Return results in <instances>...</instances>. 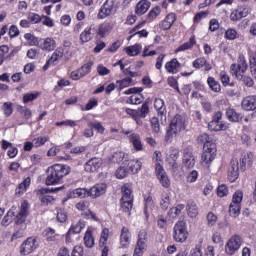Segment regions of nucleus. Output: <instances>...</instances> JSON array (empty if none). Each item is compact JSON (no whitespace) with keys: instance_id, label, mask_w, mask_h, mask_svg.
I'll return each mask as SVG.
<instances>
[{"instance_id":"50","label":"nucleus","mask_w":256,"mask_h":256,"mask_svg":"<svg viewBox=\"0 0 256 256\" xmlns=\"http://www.w3.org/2000/svg\"><path fill=\"white\" fill-rule=\"evenodd\" d=\"M236 66L239 67L241 71H247L249 66L247 64V60L245 59V55L239 54Z\"/></svg>"},{"instance_id":"27","label":"nucleus","mask_w":256,"mask_h":256,"mask_svg":"<svg viewBox=\"0 0 256 256\" xmlns=\"http://www.w3.org/2000/svg\"><path fill=\"white\" fill-rule=\"evenodd\" d=\"M182 163L186 169H193L195 167V156L188 150L184 151Z\"/></svg>"},{"instance_id":"15","label":"nucleus","mask_w":256,"mask_h":256,"mask_svg":"<svg viewBox=\"0 0 256 256\" xmlns=\"http://www.w3.org/2000/svg\"><path fill=\"white\" fill-rule=\"evenodd\" d=\"M76 209L78 211H81V215H84L86 219H92V221H97V216H95V213L89 210V202L83 200L78 202L76 204Z\"/></svg>"},{"instance_id":"41","label":"nucleus","mask_w":256,"mask_h":256,"mask_svg":"<svg viewBox=\"0 0 256 256\" xmlns=\"http://www.w3.org/2000/svg\"><path fill=\"white\" fill-rule=\"evenodd\" d=\"M224 39L227 41H235V39H239V33H237L235 28H228L225 31Z\"/></svg>"},{"instance_id":"56","label":"nucleus","mask_w":256,"mask_h":256,"mask_svg":"<svg viewBox=\"0 0 256 256\" xmlns=\"http://www.w3.org/2000/svg\"><path fill=\"white\" fill-rule=\"evenodd\" d=\"M167 221H169L167 216L162 215V214L158 215L157 220H156L157 227L159 229H165L167 227Z\"/></svg>"},{"instance_id":"60","label":"nucleus","mask_w":256,"mask_h":256,"mask_svg":"<svg viewBox=\"0 0 256 256\" xmlns=\"http://www.w3.org/2000/svg\"><path fill=\"white\" fill-rule=\"evenodd\" d=\"M212 242L214 245H223V235L221 232L216 231L212 234Z\"/></svg>"},{"instance_id":"16","label":"nucleus","mask_w":256,"mask_h":256,"mask_svg":"<svg viewBox=\"0 0 256 256\" xmlns=\"http://www.w3.org/2000/svg\"><path fill=\"white\" fill-rule=\"evenodd\" d=\"M107 192V184L98 183L89 189V197L92 199H97V197H101V195H105Z\"/></svg>"},{"instance_id":"10","label":"nucleus","mask_w":256,"mask_h":256,"mask_svg":"<svg viewBox=\"0 0 256 256\" xmlns=\"http://www.w3.org/2000/svg\"><path fill=\"white\" fill-rule=\"evenodd\" d=\"M239 163H240V168L245 169V159H234L231 161L229 169H228V179L233 183V181H237L239 179Z\"/></svg>"},{"instance_id":"11","label":"nucleus","mask_w":256,"mask_h":256,"mask_svg":"<svg viewBox=\"0 0 256 256\" xmlns=\"http://www.w3.org/2000/svg\"><path fill=\"white\" fill-rule=\"evenodd\" d=\"M185 118L181 115H176L170 122L169 131L172 135H179L181 131H185Z\"/></svg>"},{"instance_id":"36","label":"nucleus","mask_w":256,"mask_h":256,"mask_svg":"<svg viewBox=\"0 0 256 256\" xmlns=\"http://www.w3.org/2000/svg\"><path fill=\"white\" fill-rule=\"evenodd\" d=\"M80 43L84 45V43H89L91 39H93V33H91V28L84 29L80 34Z\"/></svg>"},{"instance_id":"3","label":"nucleus","mask_w":256,"mask_h":256,"mask_svg":"<svg viewBox=\"0 0 256 256\" xmlns=\"http://www.w3.org/2000/svg\"><path fill=\"white\" fill-rule=\"evenodd\" d=\"M178 159H179V151L171 150L167 154L166 163L168 164L174 177H183L181 165H179V163H177Z\"/></svg>"},{"instance_id":"39","label":"nucleus","mask_w":256,"mask_h":256,"mask_svg":"<svg viewBox=\"0 0 256 256\" xmlns=\"http://www.w3.org/2000/svg\"><path fill=\"white\" fill-rule=\"evenodd\" d=\"M24 39L26 41V45H28L29 47H35L39 45V38L31 33L24 34Z\"/></svg>"},{"instance_id":"63","label":"nucleus","mask_w":256,"mask_h":256,"mask_svg":"<svg viewBox=\"0 0 256 256\" xmlns=\"http://www.w3.org/2000/svg\"><path fill=\"white\" fill-rule=\"evenodd\" d=\"M20 115H21L22 119L29 121V119H31V117H33V112L29 108H21Z\"/></svg>"},{"instance_id":"5","label":"nucleus","mask_w":256,"mask_h":256,"mask_svg":"<svg viewBox=\"0 0 256 256\" xmlns=\"http://www.w3.org/2000/svg\"><path fill=\"white\" fill-rule=\"evenodd\" d=\"M133 209V190L127 185L122 187L121 210L129 213Z\"/></svg>"},{"instance_id":"20","label":"nucleus","mask_w":256,"mask_h":256,"mask_svg":"<svg viewBox=\"0 0 256 256\" xmlns=\"http://www.w3.org/2000/svg\"><path fill=\"white\" fill-rule=\"evenodd\" d=\"M155 173L162 187L165 189L171 187V180L169 179V176L167 175V172H165L164 168H161L160 171L155 170Z\"/></svg>"},{"instance_id":"4","label":"nucleus","mask_w":256,"mask_h":256,"mask_svg":"<svg viewBox=\"0 0 256 256\" xmlns=\"http://www.w3.org/2000/svg\"><path fill=\"white\" fill-rule=\"evenodd\" d=\"M39 245H41V239L38 237L32 236L27 238L21 245H20V255L26 256L31 255L39 249Z\"/></svg>"},{"instance_id":"35","label":"nucleus","mask_w":256,"mask_h":256,"mask_svg":"<svg viewBox=\"0 0 256 256\" xmlns=\"http://www.w3.org/2000/svg\"><path fill=\"white\" fill-rule=\"evenodd\" d=\"M197 43L195 40V36L190 37L189 41L180 45L176 50L175 53H181V51H187L189 49H193V46Z\"/></svg>"},{"instance_id":"46","label":"nucleus","mask_w":256,"mask_h":256,"mask_svg":"<svg viewBox=\"0 0 256 256\" xmlns=\"http://www.w3.org/2000/svg\"><path fill=\"white\" fill-rule=\"evenodd\" d=\"M73 197H80L81 199H85V197H89V189L86 188H76L72 191Z\"/></svg>"},{"instance_id":"7","label":"nucleus","mask_w":256,"mask_h":256,"mask_svg":"<svg viewBox=\"0 0 256 256\" xmlns=\"http://www.w3.org/2000/svg\"><path fill=\"white\" fill-rule=\"evenodd\" d=\"M217 157V147L215 144H206L203 146V152L201 156L202 165H211Z\"/></svg>"},{"instance_id":"43","label":"nucleus","mask_w":256,"mask_h":256,"mask_svg":"<svg viewBox=\"0 0 256 256\" xmlns=\"http://www.w3.org/2000/svg\"><path fill=\"white\" fill-rule=\"evenodd\" d=\"M109 229L108 228H104L102 229L101 233H100V246L101 247H107L105 245H107V243L109 242Z\"/></svg>"},{"instance_id":"47","label":"nucleus","mask_w":256,"mask_h":256,"mask_svg":"<svg viewBox=\"0 0 256 256\" xmlns=\"http://www.w3.org/2000/svg\"><path fill=\"white\" fill-rule=\"evenodd\" d=\"M116 178L117 179H125L129 175V170L127 166L121 165L115 172Z\"/></svg>"},{"instance_id":"58","label":"nucleus","mask_w":256,"mask_h":256,"mask_svg":"<svg viewBox=\"0 0 256 256\" xmlns=\"http://www.w3.org/2000/svg\"><path fill=\"white\" fill-rule=\"evenodd\" d=\"M237 10L240 12V15L242 16L243 19L251 13V8L247 4H240L237 7Z\"/></svg>"},{"instance_id":"59","label":"nucleus","mask_w":256,"mask_h":256,"mask_svg":"<svg viewBox=\"0 0 256 256\" xmlns=\"http://www.w3.org/2000/svg\"><path fill=\"white\" fill-rule=\"evenodd\" d=\"M208 227H215L217 224V215L213 212H209L206 216Z\"/></svg>"},{"instance_id":"40","label":"nucleus","mask_w":256,"mask_h":256,"mask_svg":"<svg viewBox=\"0 0 256 256\" xmlns=\"http://www.w3.org/2000/svg\"><path fill=\"white\" fill-rule=\"evenodd\" d=\"M131 85H133V79L132 78H129V77H126L122 80H117L116 81V87L117 89H119L120 91L122 89H125L127 87H131Z\"/></svg>"},{"instance_id":"25","label":"nucleus","mask_w":256,"mask_h":256,"mask_svg":"<svg viewBox=\"0 0 256 256\" xmlns=\"http://www.w3.org/2000/svg\"><path fill=\"white\" fill-rule=\"evenodd\" d=\"M151 9V2L149 0H140L135 7V13L136 15H145L147 11Z\"/></svg>"},{"instance_id":"51","label":"nucleus","mask_w":256,"mask_h":256,"mask_svg":"<svg viewBox=\"0 0 256 256\" xmlns=\"http://www.w3.org/2000/svg\"><path fill=\"white\" fill-rule=\"evenodd\" d=\"M159 15H161V7L156 6L149 11L147 18L150 21H155Z\"/></svg>"},{"instance_id":"45","label":"nucleus","mask_w":256,"mask_h":256,"mask_svg":"<svg viewBox=\"0 0 256 256\" xmlns=\"http://www.w3.org/2000/svg\"><path fill=\"white\" fill-rule=\"evenodd\" d=\"M207 83L211 89V91H214V93H219L221 91V84L215 80L213 77H208Z\"/></svg>"},{"instance_id":"14","label":"nucleus","mask_w":256,"mask_h":256,"mask_svg":"<svg viewBox=\"0 0 256 256\" xmlns=\"http://www.w3.org/2000/svg\"><path fill=\"white\" fill-rule=\"evenodd\" d=\"M27 215H29V203H27V201H24L20 206V211L15 217V225H21L23 227L25 225Z\"/></svg>"},{"instance_id":"9","label":"nucleus","mask_w":256,"mask_h":256,"mask_svg":"<svg viewBox=\"0 0 256 256\" xmlns=\"http://www.w3.org/2000/svg\"><path fill=\"white\" fill-rule=\"evenodd\" d=\"M117 9H119V3L116 0H106L99 12L100 19H105V17L115 15V13H117Z\"/></svg>"},{"instance_id":"12","label":"nucleus","mask_w":256,"mask_h":256,"mask_svg":"<svg viewBox=\"0 0 256 256\" xmlns=\"http://www.w3.org/2000/svg\"><path fill=\"white\" fill-rule=\"evenodd\" d=\"M143 91V88L141 87H133L127 89L124 94L125 95H131L128 99L127 103H130V105H139L143 101V95H141V92Z\"/></svg>"},{"instance_id":"24","label":"nucleus","mask_w":256,"mask_h":256,"mask_svg":"<svg viewBox=\"0 0 256 256\" xmlns=\"http://www.w3.org/2000/svg\"><path fill=\"white\" fill-rule=\"evenodd\" d=\"M147 231L141 230L138 234V241L136 244V248L142 252H146L147 250Z\"/></svg>"},{"instance_id":"64","label":"nucleus","mask_w":256,"mask_h":256,"mask_svg":"<svg viewBox=\"0 0 256 256\" xmlns=\"http://www.w3.org/2000/svg\"><path fill=\"white\" fill-rule=\"evenodd\" d=\"M28 19L30 23H33V24L41 23V20H42L41 15L33 12L28 14Z\"/></svg>"},{"instance_id":"6","label":"nucleus","mask_w":256,"mask_h":256,"mask_svg":"<svg viewBox=\"0 0 256 256\" xmlns=\"http://www.w3.org/2000/svg\"><path fill=\"white\" fill-rule=\"evenodd\" d=\"M173 237L177 243H185L189 238V231H187V223L178 221L173 228Z\"/></svg>"},{"instance_id":"2","label":"nucleus","mask_w":256,"mask_h":256,"mask_svg":"<svg viewBox=\"0 0 256 256\" xmlns=\"http://www.w3.org/2000/svg\"><path fill=\"white\" fill-rule=\"evenodd\" d=\"M113 161L115 163H122V165L128 169V173L130 172L133 175H137V173L143 169V162L139 159H131L129 155L124 152L114 153Z\"/></svg>"},{"instance_id":"28","label":"nucleus","mask_w":256,"mask_h":256,"mask_svg":"<svg viewBox=\"0 0 256 256\" xmlns=\"http://www.w3.org/2000/svg\"><path fill=\"white\" fill-rule=\"evenodd\" d=\"M84 245L89 249L95 247V238L93 237V229L88 227L84 235Z\"/></svg>"},{"instance_id":"8","label":"nucleus","mask_w":256,"mask_h":256,"mask_svg":"<svg viewBox=\"0 0 256 256\" xmlns=\"http://www.w3.org/2000/svg\"><path fill=\"white\" fill-rule=\"evenodd\" d=\"M241 245H243V238L237 234L232 235L225 244L226 255H235L241 249Z\"/></svg>"},{"instance_id":"13","label":"nucleus","mask_w":256,"mask_h":256,"mask_svg":"<svg viewBox=\"0 0 256 256\" xmlns=\"http://www.w3.org/2000/svg\"><path fill=\"white\" fill-rule=\"evenodd\" d=\"M101 167H103V159L94 157L84 164V171L86 173H97Z\"/></svg>"},{"instance_id":"31","label":"nucleus","mask_w":256,"mask_h":256,"mask_svg":"<svg viewBox=\"0 0 256 256\" xmlns=\"http://www.w3.org/2000/svg\"><path fill=\"white\" fill-rule=\"evenodd\" d=\"M15 211H17V207L13 206L3 217L1 220L2 227H9L13 222V217L15 216Z\"/></svg>"},{"instance_id":"18","label":"nucleus","mask_w":256,"mask_h":256,"mask_svg":"<svg viewBox=\"0 0 256 256\" xmlns=\"http://www.w3.org/2000/svg\"><path fill=\"white\" fill-rule=\"evenodd\" d=\"M120 245L127 249L131 245V232L129 228L123 226L120 234Z\"/></svg>"},{"instance_id":"61","label":"nucleus","mask_w":256,"mask_h":256,"mask_svg":"<svg viewBox=\"0 0 256 256\" xmlns=\"http://www.w3.org/2000/svg\"><path fill=\"white\" fill-rule=\"evenodd\" d=\"M93 67V62H88L84 64L82 67L79 68L80 73H82L83 77H86V75H89L91 73V68Z\"/></svg>"},{"instance_id":"32","label":"nucleus","mask_w":256,"mask_h":256,"mask_svg":"<svg viewBox=\"0 0 256 256\" xmlns=\"http://www.w3.org/2000/svg\"><path fill=\"white\" fill-rule=\"evenodd\" d=\"M56 47H57V42L55 41V39L51 37L44 39L41 44V49H43V51H53L55 50Z\"/></svg>"},{"instance_id":"29","label":"nucleus","mask_w":256,"mask_h":256,"mask_svg":"<svg viewBox=\"0 0 256 256\" xmlns=\"http://www.w3.org/2000/svg\"><path fill=\"white\" fill-rule=\"evenodd\" d=\"M141 49H143V46L141 44H134L130 45L124 48V52L128 57H137L139 53H141Z\"/></svg>"},{"instance_id":"49","label":"nucleus","mask_w":256,"mask_h":256,"mask_svg":"<svg viewBox=\"0 0 256 256\" xmlns=\"http://www.w3.org/2000/svg\"><path fill=\"white\" fill-rule=\"evenodd\" d=\"M169 205H171V197L169 196V194L165 193L161 197L160 207L165 211L169 209Z\"/></svg>"},{"instance_id":"30","label":"nucleus","mask_w":256,"mask_h":256,"mask_svg":"<svg viewBox=\"0 0 256 256\" xmlns=\"http://www.w3.org/2000/svg\"><path fill=\"white\" fill-rule=\"evenodd\" d=\"M152 161L155 164V171H161V169H163V155L161 154V151H154Z\"/></svg>"},{"instance_id":"54","label":"nucleus","mask_w":256,"mask_h":256,"mask_svg":"<svg viewBox=\"0 0 256 256\" xmlns=\"http://www.w3.org/2000/svg\"><path fill=\"white\" fill-rule=\"evenodd\" d=\"M243 202V191L238 190L236 191L232 196V202L233 205H240Z\"/></svg>"},{"instance_id":"33","label":"nucleus","mask_w":256,"mask_h":256,"mask_svg":"<svg viewBox=\"0 0 256 256\" xmlns=\"http://www.w3.org/2000/svg\"><path fill=\"white\" fill-rule=\"evenodd\" d=\"M226 117L232 123H239V121H241V114L237 113L233 108H228L226 110Z\"/></svg>"},{"instance_id":"42","label":"nucleus","mask_w":256,"mask_h":256,"mask_svg":"<svg viewBox=\"0 0 256 256\" xmlns=\"http://www.w3.org/2000/svg\"><path fill=\"white\" fill-rule=\"evenodd\" d=\"M83 229H85V221L79 220L76 224L70 227V233H73L74 235H79V233H81Z\"/></svg>"},{"instance_id":"23","label":"nucleus","mask_w":256,"mask_h":256,"mask_svg":"<svg viewBox=\"0 0 256 256\" xmlns=\"http://www.w3.org/2000/svg\"><path fill=\"white\" fill-rule=\"evenodd\" d=\"M242 108L245 111H255L256 109V96L250 95L242 100Z\"/></svg>"},{"instance_id":"53","label":"nucleus","mask_w":256,"mask_h":256,"mask_svg":"<svg viewBox=\"0 0 256 256\" xmlns=\"http://www.w3.org/2000/svg\"><path fill=\"white\" fill-rule=\"evenodd\" d=\"M154 108L156 111H158V113H160V115H163V113H165V102L163 99H155Z\"/></svg>"},{"instance_id":"17","label":"nucleus","mask_w":256,"mask_h":256,"mask_svg":"<svg viewBox=\"0 0 256 256\" xmlns=\"http://www.w3.org/2000/svg\"><path fill=\"white\" fill-rule=\"evenodd\" d=\"M128 141L130 145H132L133 149L136 151H143V149H145L143 146V141L141 140V135H139L138 133H131L128 136Z\"/></svg>"},{"instance_id":"1","label":"nucleus","mask_w":256,"mask_h":256,"mask_svg":"<svg viewBox=\"0 0 256 256\" xmlns=\"http://www.w3.org/2000/svg\"><path fill=\"white\" fill-rule=\"evenodd\" d=\"M71 173V167L65 164H54L46 170V185H59L63 178Z\"/></svg>"},{"instance_id":"26","label":"nucleus","mask_w":256,"mask_h":256,"mask_svg":"<svg viewBox=\"0 0 256 256\" xmlns=\"http://www.w3.org/2000/svg\"><path fill=\"white\" fill-rule=\"evenodd\" d=\"M31 185V178L27 177L25 178L16 188L15 195L18 197H21V195H25L27 193V190L29 189Z\"/></svg>"},{"instance_id":"21","label":"nucleus","mask_w":256,"mask_h":256,"mask_svg":"<svg viewBox=\"0 0 256 256\" xmlns=\"http://www.w3.org/2000/svg\"><path fill=\"white\" fill-rule=\"evenodd\" d=\"M37 196L40 199L41 203H43L44 205H49L50 203L55 201V198L51 196L49 190L45 188L38 190Z\"/></svg>"},{"instance_id":"55","label":"nucleus","mask_w":256,"mask_h":256,"mask_svg":"<svg viewBox=\"0 0 256 256\" xmlns=\"http://www.w3.org/2000/svg\"><path fill=\"white\" fill-rule=\"evenodd\" d=\"M41 93L39 92H33V93H26L23 95V103H31V101H35L37 97H39Z\"/></svg>"},{"instance_id":"44","label":"nucleus","mask_w":256,"mask_h":256,"mask_svg":"<svg viewBox=\"0 0 256 256\" xmlns=\"http://www.w3.org/2000/svg\"><path fill=\"white\" fill-rule=\"evenodd\" d=\"M187 211L189 217L192 219L197 217L199 215V208L197 207V204L195 202H190L187 206Z\"/></svg>"},{"instance_id":"22","label":"nucleus","mask_w":256,"mask_h":256,"mask_svg":"<svg viewBox=\"0 0 256 256\" xmlns=\"http://www.w3.org/2000/svg\"><path fill=\"white\" fill-rule=\"evenodd\" d=\"M175 21H177V14L170 13L165 17L164 20L160 22V27L164 31H167L168 29H171V27H173Z\"/></svg>"},{"instance_id":"52","label":"nucleus","mask_w":256,"mask_h":256,"mask_svg":"<svg viewBox=\"0 0 256 256\" xmlns=\"http://www.w3.org/2000/svg\"><path fill=\"white\" fill-rule=\"evenodd\" d=\"M2 111L5 115V117H11V115H13V103H11V102L3 103Z\"/></svg>"},{"instance_id":"19","label":"nucleus","mask_w":256,"mask_h":256,"mask_svg":"<svg viewBox=\"0 0 256 256\" xmlns=\"http://www.w3.org/2000/svg\"><path fill=\"white\" fill-rule=\"evenodd\" d=\"M165 69L167 73H170L171 75H177V72L179 69H181V63L179 60H177V58H173L165 63Z\"/></svg>"},{"instance_id":"34","label":"nucleus","mask_w":256,"mask_h":256,"mask_svg":"<svg viewBox=\"0 0 256 256\" xmlns=\"http://www.w3.org/2000/svg\"><path fill=\"white\" fill-rule=\"evenodd\" d=\"M64 59L71 57V42H64L63 46L57 48Z\"/></svg>"},{"instance_id":"37","label":"nucleus","mask_w":256,"mask_h":256,"mask_svg":"<svg viewBox=\"0 0 256 256\" xmlns=\"http://www.w3.org/2000/svg\"><path fill=\"white\" fill-rule=\"evenodd\" d=\"M245 72L246 71L241 70V68H239V66H237L236 63L231 64V66H230V73H231V75L236 77V79H238V80H242L243 79V75H245Z\"/></svg>"},{"instance_id":"38","label":"nucleus","mask_w":256,"mask_h":256,"mask_svg":"<svg viewBox=\"0 0 256 256\" xmlns=\"http://www.w3.org/2000/svg\"><path fill=\"white\" fill-rule=\"evenodd\" d=\"M185 210V205L183 204H178L175 207H172L169 211H168V217H172V219H177V217H179V214Z\"/></svg>"},{"instance_id":"48","label":"nucleus","mask_w":256,"mask_h":256,"mask_svg":"<svg viewBox=\"0 0 256 256\" xmlns=\"http://www.w3.org/2000/svg\"><path fill=\"white\" fill-rule=\"evenodd\" d=\"M241 214V205L239 204H233L232 202L230 203L229 207V215L230 217H239Z\"/></svg>"},{"instance_id":"57","label":"nucleus","mask_w":256,"mask_h":256,"mask_svg":"<svg viewBox=\"0 0 256 256\" xmlns=\"http://www.w3.org/2000/svg\"><path fill=\"white\" fill-rule=\"evenodd\" d=\"M32 141L34 147H42V145H45V143L49 141V136H38L34 138Z\"/></svg>"},{"instance_id":"62","label":"nucleus","mask_w":256,"mask_h":256,"mask_svg":"<svg viewBox=\"0 0 256 256\" xmlns=\"http://www.w3.org/2000/svg\"><path fill=\"white\" fill-rule=\"evenodd\" d=\"M63 59V56L59 53V51L56 49L53 54L51 55V58L49 59L48 63H53L54 65H57L59 61Z\"/></svg>"}]
</instances>
